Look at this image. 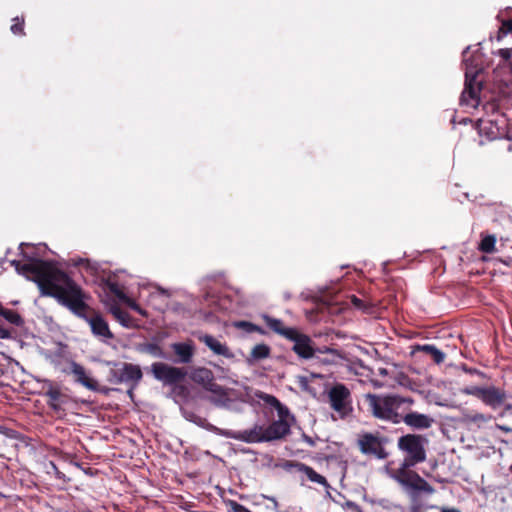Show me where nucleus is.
Returning <instances> with one entry per match:
<instances>
[{
	"label": "nucleus",
	"instance_id": "f257e3e1",
	"mask_svg": "<svg viewBox=\"0 0 512 512\" xmlns=\"http://www.w3.org/2000/svg\"><path fill=\"white\" fill-rule=\"evenodd\" d=\"M29 247L27 243L19 245L20 254L27 262L11 260L10 264L15 270L37 283L42 295L54 297L60 304L84 319L96 338L103 342L113 339L114 335L104 317L90 309L84 302L85 295L80 286L52 263L38 259L33 253H28L25 248Z\"/></svg>",
	"mask_w": 512,
	"mask_h": 512
},
{
	"label": "nucleus",
	"instance_id": "f03ea898",
	"mask_svg": "<svg viewBox=\"0 0 512 512\" xmlns=\"http://www.w3.org/2000/svg\"><path fill=\"white\" fill-rule=\"evenodd\" d=\"M427 440L418 434H406L397 441L398 449L405 455L397 468L388 464L385 467L387 475L395 480L413 499L421 494L431 495L434 488L418 473L412 470L414 466L426 460L425 445Z\"/></svg>",
	"mask_w": 512,
	"mask_h": 512
},
{
	"label": "nucleus",
	"instance_id": "7ed1b4c3",
	"mask_svg": "<svg viewBox=\"0 0 512 512\" xmlns=\"http://www.w3.org/2000/svg\"><path fill=\"white\" fill-rule=\"evenodd\" d=\"M463 62L465 64V87L460 102L462 105L475 108L479 104V92L482 84V80L478 78L483 70L478 49L470 54V47H468L463 52Z\"/></svg>",
	"mask_w": 512,
	"mask_h": 512
},
{
	"label": "nucleus",
	"instance_id": "20e7f679",
	"mask_svg": "<svg viewBox=\"0 0 512 512\" xmlns=\"http://www.w3.org/2000/svg\"><path fill=\"white\" fill-rule=\"evenodd\" d=\"M366 402L369 407V411L372 415L378 419L390 421L394 424H398L402 420V415L398 410L403 405H412L413 400L411 398H405L398 395H375L366 394Z\"/></svg>",
	"mask_w": 512,
	"mask_h": 512
},
{
	"label": "nucleus",
	"instance_id": "39448f33",
	"mask_svg": "<svg viewBox=\"0 0 512 512\" xmlns=\"http://www.w3.org/2000/svg\"><path fill=\"white\" fill-rule=\"evenodd\" d=\"M143 377L142 370L139 365L131 363H121L115 365L110 371L109 382L112 384L126 383L135 388Z\"/></svg>",
	"mask_w": 512,
	"mask_h": 512
},
{
	"label": "nucleus",
	"instance_id": "423d86ee",
	"mask_svg": "<svg viewBox=\"0 0 512 512\" xmlns=\"http://www.w3.org/2000/svg\"><path fill=\"white\" fill-rule=\"evenodd\" d=\"M328 398L332 409L340 417H345L352 411L351 393L345 385L337 383L331 387Z\"/></svg>",
	"mask_w": 512,
	"mask_h": 512
},
{
	"label": "nucleus",
	"instance_id": "0eeeda50",
	"mask_svg": "<svg viewBox=\"0 0 512 512\" xmlns=\"http://www.w3.org/2000/svg\"><path fill=\"white\" fill-rule=\"evenodd\" d=\"M357 443L360 451L365 455H371L377 459H385L388 457V453L384 447L387 443V439L384 437L372 433H364L359 435Z\"/></svg>",
	"mask_w": 512,
	"mask_h": 512
},
{
	"label": "nucleus",
	"instance_id": "6e6552de",
	"mask_svg": "<svg viewBox=\"0 0 512 512\" xmlns=\"http://www.w3.org/2000/svg\"><path fill=\"white\" fill-rule=\"evenodd\" d=\"M153 376L166 385H173L184 380L187 372L184 368L173 367L162 362L151 365Z\"/></svg>",
	"mask_w": 512,
	"mask_h": 512
},
{
	"label": "nucleus",
	"instance_id": "1a4fd4ad",
	"mask_svg": "<svg viewBox=\"0 0 512 512\" xmlns=\"http://www.w3.org/2000/svg\"><path fill=\"white\" fill-rule=\"evenodd\" d=\"M288 340L293 342L292 350L299 358L308 360L315 357L316 347L308 335L295 329Z\"/></svg>",
	"mask_w": 512,
	"mask_h": 512
},
{
	"label": "nucleus",
	"instance_id": "9d476101",
	"mask_svg": "<svg viewBox=\"0 0 512 512\" xmlns=\"http://www.w3.org/2000/svg\"><path fill=\"white\" fill-rule=\"evenodd\" d=\"M222 436L246 443L266 442L263 425H254L249 429L240 431L224 430Z\"/></svg>",
	"mask_w": 512,
	"mask_h": 512
},
{
	"label": "nucleus",
	"instance_id": "9b49d317",
	"mask_svg": "<svg viewBox=\"0 0 512 512\" xmlns=\"http://www.w3.org/2000/svg\"><path fill=\"white\" fill-rule=\"evenodd\" d=\"M506 399L507 393L504 389L490 385L485 386L481 401L486 406L495 410L501 407Z\"/></svg>",
	"mask_w": 512,
	"mask_h": 512
},
{
	"label": "nucleus",
	"instance_id": "f8f14e48",
	"mask_svg": "<svg viewBox=\"0 0 512 512\" xmlns=\"http://www.w3.org/2000/svg\"><path fill=\"white\" fill-rule=\"evenodd\" d=\"M290 433V423L283 420H275L267 427L264 426L266 442L280 440Z\"/></svg>",
	"mask_w": 512,
	"mask_h": 512
},
{
	"label": "nucleus",
	"instance_id": "ddd939ff",
	"mask_svg": "<svg viewBox=\"0 0 512 512\" xmlns=\"http://www.w3.org/2000/svg\"><path fill=\"white\" fill-rule=\"evenodd\" d=\"M198 339L204 343L214 354L223 356L228 359L234 358V353L230 348L209 334L200 335Z\"/></svg>",
	"mask_w": 512,
	"mask_h": 512
},
{
	"label": "nucleus",
	"instance_id": "4468645a",
	"mask_svg": "<svg viewBox=\"0 0 512 512\" xmlns=\"http://www.w3.org/2000/svg\"><path fill=\"white\" fill-rule=\"evenodd\" d=\"M70 372L74 375L75 381L89 390H97V382L87 375L85 368L75 361L70 362Z\"/></svg>",
	"mask_w": 512,
	"mask_h": 512
},
{
	"label": "nucleus",
	"instance_id": "2eb2a0df",
	"mask_svg": "<svg viewBox=\"0 0 512 512\" xmlns=\"http://www.w3.org/2000/svg\"><path fill=\"white\" fill-rule=\"evenodd\" d=\"M171 295L170 290L156 286L154 290L150 292L148 301L156 310L163 311L168 307V300Z\"/></svg>",
	"mask_w": 512,
	"mask_h": 512
},
{
	"label": "nucleus",
	"instance_id": "dca6fc26",
	"mask_svg": "<svg viewBox=\"0 0 512 512\" xmlns=\"http://www.w3.org/2000/svg\"><path fill=\"white\" fill-rule=\"evenodd\" d=\"M401 422L415 429H427L432 425L433 419L425 414L410 412L402 416Z\"/></svg>",
	"mask_w": 512,
	"mask_h": 512
},
{
	"label": "nucleus",
	"instance_id": "f3484780",
	"mask_svg": "<svg viewBox=\"0 0 512 512\" xmlns=\"http://www.w3.org/2000/svg\"><path fill=\"white\" fill-rule=\"evenodd\" d=\"M206 391L211 393L208 400L214 405L223 407L228 404L229 398L226 390L214 380L205 388Z\"/></svg>",
	"mask_w": 512,
	"mask_h": 512
},
{
	"label": "nucleus",
	"instance_id": "a211bd4d",
	"mask_svg": "<svg viewBox=\"0 0 512 512\" xmlns=\"http://www.w3.org/2000/svg\"><path fill=\"white\" fill-rule=\"evenodd\" d=\"M492 420L493 416L490 414L478 412H466L463 414V422L468 425L476 426L477 428H484Z\"/></svg>",
	"mask_w": 512,
	"mask_h": 512
},
{
	"label": "nucleus",
	"instance_id": "6ab92c4d",
	"mask_svg": "<svg viewBox=\"0 0 512 512\" xmlns=\"http://www.w3.org/2000/svg\"><path fill=\"white\" fill-rule=\"evenodd\" d=\"M263 319L266 325L273 330L275 333L283 336L286 339H289L291 334L294 332L296 328L293 327H285L283 322L280 319H276L270 317L268 315L263 316Z\"/></svg>",
	"mask_w": 512,
	"mask_h": 512
},
{
	"label": "nucleus",
	"instance_id": "aec40b11",
	"mask_svg": "<svg viewBox=\"0 0 512 512\" xmlns=\"http://www.w3.org/2000/svg\"><path fill=\"white\" fill-rule=\"evenodd\" d=\"M46 396L49 398L48 405L49 407L55 411L56 413H60L63 411L62 404V393L59 388L54 387L51 382H49L48 390L46 391Z\"/></svg>",
	"mask_w": 512,
	"mask_h": 512
},
{
	"label": "nucleus",
	"instance_id": "412c9836",
	"mask_svg": "<svg viewBox=\"0 0 512 512\" xmlns=\"http://www.w3.org/2000/svg\"><path fill=\"white\" fill-rule=\"evenodd\" d=\"M262 399L277 410L278 420H283L286 423H290V421L293 420V417L291 416L288 408L284 406L276 397L266 394Z\"/></svg>",
	"mask_w": 512,
	"mask_h": 512
},
{
	"label": "nucleus",
	"instance_id": "4be33fe9",
	"mask_svg": "<svg viewBox=\"0 0 512 512\" xmlns=\"http://www.w3.org/2000/svg\"><path fill=\"white\" fill-rule=\"evenodd\" d=\"M171 347L179 358L178 362L189 363L192 360L194 347L191 343H174Z\"/></svg>",
	"mask_w": 512,
	"mask_h": 512
},
{
	"label": "nucleus",
	"instance_id": "5701e85b",
	"mask_svg": "<svg viewBox=\"0 0 512 512\" xmlns=\"http://www.w3.org/2000/svg\"><path fill=\"white\" fill-rule=\"evenodd\" d=\"M295 467L297 468V470L299 472H302L303 474L306 475V477L311 481V482H314V483H317V484H320L322 486H324L326 489H329L330 488V485L328 484L326 478L322 475H320L319 473H317L313 468H311L310 466H307L303 463H296L295 464Z\"/></svg>",
	"mask_w": 512,
	"mask_h": 512
},
{
	"label": "nucleus",
	"instance_id": "b1692460",
	"mask_svg": "<svg viewBox=\"0 0 512 512\" xmlns=\"http://www.w3.org/2000/svg\"><path fill=\"white\" fill-rule=\"evenodd\" d=\"M190 377L193 382L202 385L204 389L214 380L212 371L204 367L194 369Z\"/></svg>",
	"mask_w": 512,
	"mask_h": 512
},
{
	"label": "nucleus",
	"instance_id": "393cba45",
	"mask_svg": "<svg viewBox=\"0 0 512 512\" xmlns=\"http://www.w3.org/2000/svg\"><path fill=\"white\" fill-rule=\"evenodd\" d=\"M185 417L187 420H189L190 422H193L197 426L204 428L212 433L222 436V432L224 431V429H220V428L216 427L215 425L209 423L207 421V419H205L199 415H196L195 413H186Z\"/></svg>",
	"mask_w": 512,
	"mask_h": 512
},
{
	"label": "nucleus",
	"instance_id": "a878e982",
	"mask_svg": "<svg viewBox=\"0 0 512 512\" xmlns=\"http://www.w3.org/2000/svg\"><path fill=\"white\" fill-rule=\"evenodd\" d=\"M269 355H270V347L268 345L263 344V343L257 344L252 348L251 353H250L249 357L247 358V362L249 364H253L258 361L268 358Z\"/></svg>",
	"mask_w": 512,
	"mask_h": 512
},
{
	"label": "nucleus",
	"instance_id": "bb28decb",
	"mask_svg": "<svg viewBox=\"0 0 512 512\" xmlns=\"http://www.w3.org/2000/svg\"><path fill=\"white\" fill-rule=\"evenodd\" d=\"M416 349L431 355L434 362L437 364L442 363L445 359V354L442 351H440L438 348H436L434 345H431V344L419 345L416 347Z\"/></svg>",
	"mask_w": 512,
	"mask_h": 512
},
{
	"label": "nucleus",
	"instance_id": "cd10ccee",
	"mask_svg": "<svg viewBox=\"0 0 512 512\" xmlns=\"http://www.w3.org/2000/svg\"><path fill=\"white\" fill-rule=\"evenodd\" d=\"M111 314L120 322V324L124 327L131 326V317L130 315L123 311L119 306L113 305L110 307Z\"/></svg>",
	"mask_w": 512,
	"mask_h": 512
},
{
	"label": "nucleus",
	"instance_id": "c85d7f7f",
	"mask_svg": "<svg viewBox=\"0 0 512 512\" xmlns=\"http://www.w3.org/2000/svg\"><path fill=\"white\" fill-rule=\"evenodd\" d=\"M0 316L13 325L19 326L22 324L21 316L14 310L0 307Z\"/></svg>",
	"mask_w": 512,
	"mask_h": 512
},
{
	"label": "nucleus",
	"instance_id": "c756f323",
	"mask_svg": "<svg viewBox=\"0 0 512 512\" xmlns=\"http://www.w3.org/2000/svg\"><path fill=\"white\" fill-rule=\"evenodd\" d=\"M495 243V236L488 235L481 240L479 248L484 253H492L495 250Z\"/></svg>",
	"mask_w": 512,
	"mask_h": 512
},
{
	"label": "nucleus",
	"instance_id": "7c9ffc66",
	"mask_svg": "<svg viewBox=\"0 0 512 512\" xmlns=\"http://www.w3.org/2000/svg\"><path fill=\"white\" fill-rule=\"evenodd\" d=\"M234 326L238 329H241V330L247 332V333H254V332L263 333V330L261 327L255 325L251 322H248V321L235 322Z\"/></svg>",
	"mask_w": 512,
	"mask_h": 512
},
{
	"label": "nucleus",
	"instance_id": "2f4dec72",
	"mask_svg": "<svg viewBox=\"0 0 512 512\" xmlns=\"http://www.w3.org/2000/svg\"><path fill=\"white\" fill-rule=\"evenodd\" d=\"M485 386L470 385L461 389V393L464 395H470L477 397L479 400L482 399Z\"/></svg>",
	"mask_w": 512,
	"mask_h": 512
},
{
	"label": "nucleus",
	"instance_id": "473e14b6",
	"mask_svg": "<svg viewBox=\"0 0 512 512\" xmlns=\"http://www.w3.org/2000/svg\"><path fill=\"white\" fill-rule=\"evenodd\" d=\"M106 287L120 301H123L124 299H126V294L122 291V289L119 287V285L116 282H113L111 280H107L106 281Z\"/></svg>",
	"mask_w": 512,
	"mask_h": 512
},
{
	"label": "nucleus",
	"instance_id": "72a5a7b5",
	"mask_svg": "<svg viewBox=\"0 0 512 512\" xmlns=\"http://www.w3.org/2000/svg\"><path fill=\"white\" fill-rule=\"evenodd\" d=\"M144 351L151 354L154 357H158V358L164 357V353H163L162 349L157 344H147L144 347Z\"/></svg>",
	"mask_w": 512,
	"mask_h": 512
},
{
	"label": "nucleus",
	"instance_id": "f704fd0d",
	"mask_svg": "<svg viewBox=\"0 0 512 512\" xmlns=\"http://www.w3.org/2000/svg\"><path fill=\"white\" fill-rule=\"evenodd\" d=\"M122 302L127 304L132 310H134L138 314H140L144 317L147 316V312L144 309H142L134 300L130 299L129 297L126 296V299H124Z\"/></svg>",
	"mask_w": 512,
	"mask_h": 512
},
{
	"label": "nucleus",
	"instance_id": "c9c22d12",
	"mask_svg": "<svg viewBox=\"0 0 512 512\" xmlns=\"http://www.w3.org/2000/svg\"><path fill=\"white\" fill-rule=\"evenodd\" d=\"M13 21L15 22L12 26H11V31L13 34H23V24H24V20L23 19H19L18 17L14 18Z\"/></svg>",
	"mask_w": 512,
	"mask_h": 512
},
{
	"label": "nucleus",
	"instance_id": "e433bc0d",
	"mask_svg": "<svg viewBox=\"0 0 512 512\" xmlns=\"http://www.w3.org/2000/svg\"><path fill=\"white\" fill-rule=\"evenodd\" d=\"M316 353L320 354H330L335 357H341V354L337 349L330 348V347H323V348H316Z\"/></svg>",
	"mask_w": 512,
	"mask_h": 512
},
{
	"label": "nucleus",
	"instance_id": "4c0bfd02",
	"mask_svg": "<svg viewBox=\"0 0 512 512\" xmlns=\"http://www.w3.org/2000/svg\"><path fill=\"white\" fill-rule=\"evenodd\" d=\"M498 54H499V56H500L503 60L507 61V60H509V59L511 58V56H512V49H508V48H506V49H500V50L498 51Z\"/></svg>",
	"mask_w": 512,
	"mask_h": 512
},
{
	"label": "nucleus",
	"instance_id": "58836bf2",
	"mask_svg": "<svg viewBox=\"0 0 512 512\" xmlns=\"http://www.w3.org/2000/svg\"><path fill=\"white\" fill-rule=\"evenodd\" d=\"M351 301L353 303V305L359 309H362L364 308V305H363V302L361 299L357 298L356 296H352L351 297Z\"/></svg>",
	"mask_w": 512,
	"mask_h": 512
},
{
	"label": "nucleus",
	"instance_id": "ea45409f",
	"mask_svg": "<svg viewBox=\"0 0 512 512\" xmlns=\"http://www.w3.org/2000/svg\"><path fill=\"white\" fill-rule=\"evenodd\" d=\"M10 337V332L3 327V325L0 323V339H7Z\"/></svg>",
	"mask_w": 512,
	"mask_h": 512
},
{
	"label": "nucleus",
	"instance_id": "a19ab883",
	"mask_svg": "<svg viewBox=\"0 0 512 512\" xmlns=\"http://www.w3.org/2000/svg\"><path fill=\"white\" fill-rule=\"evenodd\" d=\"M502 29L505 30V33L512 32V20L505 21L502 25Z\"/></svg>",
	"mask_w": 512,
	"mask_h": 512
},
{
	"label": "nucleus",
	"instance_id": "79ce46f5",
	"mask_svg": "<svg viewBox=\"0 0 512 512\" xmlns=\"http://www.w3.org/2000/svg\"><path fill=\"white\" fill-rule=\"evenodd\" d=\"M347 506L350 507L352 511L360 512L359 506L353 502H347Z\"/></svg>",
	"mask_w": 512,
	"mask_h": 512
},
{
	"label": "nucleus",
	"instance_id": "37998d69",
	"mask_svg": "<svg viewBox=\"0 0 512 512\" xmlns=\"http://www.w3.org/2000/svg\"><path fill=\"white\" fill-rule=\"evenodd\" d=\"M496 428L504 432H512V428L500 424H496Z\"/></svg>",
	"mask_w": 512,
	"mask_h": 512
},
{
	"label": "nucleus",
	"instance_id": "c03bdc74",
	"mask_svg": "<svg viewBox=\"0 0 512 512\" xmlns=\"http://www.w3.org/2000/svg\"><path fill=\"white\" fill-rule=\"evenodd\" d=\"M51 466L56 474V477L57 478H62L63 474L57 469V467L55 466V464L51 463Z\"/></svg>",
	"mask_w": 512,
	"mask_h": 512
},
{
	"label": "nucleus",
	"instance_id": "a18cd8bd",
	"mask_svg": "<svg viewBox=\"0 0 512 512\" xmlns=\"http://www.w3.org/2000/svg\"><path fill=\"white\" fill-rule=\"evenodd\" d=\"M440 512H460V511L455 508H441Z\"/></svg>",
	"mask_w": 512,
	"mask_h": 512
},
{
	"label": "nucleus",
	"instance_id": "49530a36",
	"mask_svg": "<svg viewBox=\"0 0 512 512\" xmlns=\"http://www.w3.org/2000/svg\"><path fill=\"white\" fill-rule=\"evenodd\" d=\"M378 374L382 375V376H386L388 374V371H387L386 368H379L378 369Z\"/></svg>",
	"mask_w": 512,
	"mask_h": 512
},
{
	"label": "nucleus",
	"instance_id": "de8ad7c7",
	"mask_svg": "<svg viewBox=\"0 0 512 512\" xmlns=\"http://www.w3.org/2000/svg\"><path fill=\"white\" fill-rule=\"evenodd\" d=\"M372 384H373V386H374V387H376V388H379V387H381V386H382V384H381V383H379V382H378V381H376V380H372Z\"/></svg>",
	"mask_w": 512,
	"mask_h": 512
},
{
	"label": "nucleus",
	"instance_id": "09e8293b",
	"mask_svg": "<svg viewBox=\"0 0 512 512\" xmlns=\"http://www.w3.org/2000/svg\"><path fill=\"white\" fill-rule=\"evenodd\" d=\"M133 389H134V388H132V387H131V389L128 391V394H129V396H130V397H132V396H133Z\"/></svg>",
	"mask_w": 512,
	"mask_h": 512
},
{
	"label": "nucleus",
	"instance_id": "8fccbe9b",
	"mask_svg": "<svg viewBox=\"0 0 512 512\" xmlns=\"http://www.w3.org/2000/svg\"><path fill=\"white\" fill-rule=\"evenodd\" d=\"M507 150H508V151H512V145H509V146L507 147Z\"/></svg>",
	"mask_w": 512,
	"mask_h": 512
},
{
	"label": "nucleus",
	"instance_id": "3c124183",
	"mask_svg": "<svg viewBox=\"0 0 512 512\" xmlns=\"http://www.w3.org/2000/svg\"><path fill=\"white\" fill-rule=\"evenodd\" d=\"M510 471H511V473H512V465L510 466Z\"/></svg>",
	"mask_w": 512,
	"mask_h": 512
}]
</instances>
